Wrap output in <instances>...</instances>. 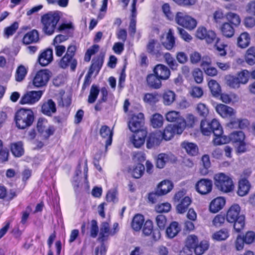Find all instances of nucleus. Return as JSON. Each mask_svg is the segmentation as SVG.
Returning <instances> with one entry per match:
<instances>
[{
  "label": "nucleus",
  "mask_w": 255,
  "mask_h": 255,
  "mask_svg": "<svg viewBox=\"0 0 255 255\" xmlns=\"http://www.w3.org/2000/svg\"><path fill=\"white\" fill-rule=\"evenodd\" d=\"M144 121L143 114L139 113L132 115L128 122L129 129L134 133L132 136V143L136 148L144 144L147 136V130L144 127Z\"/></svg>",
  "instance_id": "f257e3e1"
},
{
  "label": "nucleus",
  "mask_w": 255,
  "mask_h": 255,
  "mask_svg": "<svg viewBox=\"0 0 255 255\" xmlns=\"http://www.w3.org/2000/svg\"><path fill=\"white\" fill-rule=\"evenodd\" d=\"M200 130L204 135H210L213 133L215 137L213 142L215 145H219L227 143V136L223 135V128L219 121L214 119L211 121L202 120L200 123Z\"/></svg>",
  "instance_id": "f03ea898"
},
{
  "label": "nucleus",
  "mask_w": 255,
  "mask_h": 255,
  "mask_svg": "<svg viewBox=\"0 0 255 255\" xmlns=\"http://www.w3.org/2000/svg\"><path fill=\"white\" fill-rule=\"evenodd\" d=\"M197 38L205 40L208 43H212L216 40L214 48L218 52L219 55L225 56L227 55L226 48L228 45L217 37L216 33L213 30H207L204 26H200L196 31Z\"/></svg>",
  "instance_id": "7ed1b4c3"
},
{
  "label": "nucleus",
  "mask_w": 255,
  "mask_h": 255,
  "mask_svg": "<svg viewBox=\"0 0 255 255\" xmlns=\"http://www.w3.org/2000/svg\"><path fill=\"white\" fill-rule=\"evenodd\" d=\"M241 208L238 204L232 205L227 212L226 219L230 223L234 224V229L237 233H240L245 226V217L240 215Z\"/></svg>",
  "instance_id": "20e7f679"
},
{
  "label": "nucleus",
  "mask_w": 255,
  "mask_h": 255,
  "mask_svg": "<svg viewBox=\"0 0 255 255\" xmlns=\"http://www.w3.org/2000/svg\"><path fill=\"white\" fill-rule=\"evenodd\" d=\"M34 120V113L31 109L21 108L16 112L14 115L15 125L19 129H24L30 127Z\"/></svg>",
  "instance_id": "39448f33"
},
{
  "label": "nucleus",
  "mask_w": 255,
  "mask_h": 255,
  "mask_svg": "<svg viewBox=\"0 0 255 255\" xmlns=\"http://www.w3.org/2000/svg\"><path fill=\"white\" fill-rule=\"evenodd\" d=\"M60 18V15L57 12H49L43 15L41 18L43 32L48 35L53 34Z\"/></svg>",
  "instance_id": "423d86ee"
},
{
  "label": "nucleus",
  "mask_w": 255,
  "mask_h": 255,
  "mask_svg": "<svg viewBox=\"0 0 255 255\" xmlns=\"http://www.w3.org/2000/svg\"><path fill=\"white\" fill-rule=\"evenodd\" d=\"M214 184L218 190L223 193H229L234 189L232 178L224 173H218L214 177Z\"/></svg>",
  "instance_id": "0eeeda50"
},
{
  "label": "nucleus",
  "mask_w": 255,
  "mask_h": 255,
  "mask_svg": "<svg viewBox=\"0 0 255 255\" xmlns=\"http://www.w3.org/2000/svg\"><path fill=\"white\" fill-rule=\"evenodd\" d=\"M77 47L75 45H69L65 54L60 59L59 64L60 67L63 69L70 67V69L74 71L77 66V60L74 57Z\"/></svg>",
  "instance_id": "6e6552de"
},
{
  "label": "nucleus",
  "mask_w": 255,
  "mask_h": 255,
  "mask_svg": "<svg viewBox=\"0 0 255 255\" xmlns=\"http://www.w3.org/2000/svg\"><path fill=\"white\" fill-rule=\"evenodd\" d=\"M175 20L177 24L189 30L194 29L197 24L195 18L183 11L176 12Z\"/></svg>",
  "instance_id": "1a4fd4ad"
},
{
  "label": "nucleus",
  "mask_w": 255,
  "mask_h": 255,
  "mask_svg": "<svg viewBox=\"0 0 255 255\" xmlns=\"http://www.w3.org/2000/svg\"><path fill=\"white\" fill-rule=\"evenodd\" d=\"M255 241V233L254 231H248L245 234H239L237 236L234 242L236 250L238 251H242L244 246L250 245Z\"/></svg>",
  "instance_id": "9d476101"
},
{
  "label": "nucleus",
  "mask_w": 255,
  "mask_h": 255,
  "mask_svg": "<svg viewBox=\"0 0 255 255\" xmlns=\"http://www.w3.org/2000/svg\"><path fill=\"white\" fill-rule=\"evenodd\" d=\"M185 193L183 191H179L176 193L174 196L175 202L179 203L176 207L177 212L179 214L185 213L191 203V199L188 196H185Z\"/></svg>",
  "instance_id": "9b49d317"
},
{
  "label": "nucleus",
  "mask_w": 255,
  "mask_h": 255,
  "mask_svg": "<svg viewBox=\"0 0 255 255\" xmlns=\"http://www.w3.org/2000/svg\"><path fill=\"white\" fill-rule=\"evenodd\" d=\"M51 76V72L48 69L38 71L32 79V84L35 88H42L47 86Z\"/></svg>",
  "instance_id": "f8f14e48"
},
{
  "label": "nucleus",
  "mask_w": 255,
  "mask_h": 255,
  "mask_svg": "<svg viewBox=\"0 0 255 255\" xmlns=\"http://www.w3.org/2000/svg\"><path fill=\"white\" fill-rule=\"evenodd\" d=\"M185 128L181 127V124L179 125L168 124L164 128L162 131H161V137L162 139L166 141L171 139L175 135L181 134Z\"/></svg>",
  "instance_id": "ddd939ff"
},
{
  "label": "nucleus",
  "mask_w": 255,
  "mask_h": 255,
  "mask_svg": "<svg viewBox=\"0 0 255 255\" xmlns=\"http://www.w3.org/2000/svg\"><path fill=\"white\" fill-rule=\"evenodd\" d=\"M142 227V233L145 236L151 235V239L154 241H157L160 239V231L157 228L153 229V222L151 220L145 221Z\"/></svg>",
  "instance_id": "4468645a"
},
{
  "label": "nucleus",
  "mask_w": 255,
  "mask_h": 255,
  "mask_svg": "<svg viewBox=\"0 0 255 255\" xmlns=\"http://www.w3.org/2000/svg\"><path fill=\"white\" fill-rule=\"evenodd\" d=\"M43 94L42 91L27 92L21 97L19 103L22 105L33 104L40 100Z\"/></svg>",
  "instance_id": "2eb2a0df"
},
{
  "label": "nucleus",
  "mask_w": 255,
  "mask_h": 255,
  "mask_svg": "<svg viewBox=\"0 0 255 255\" xmlns=\"http://www.w3.org/2000/svg\"><path fill=\"white\" fill-rule=\"evenodd\" d=\"M195 187L196 191L200 194H208L212 190V181L207 178L201 179L196 182Z\"/></svg>",
  "instance_id": "dca6fc26"
},
{
  "label": "nucleus",
  "mask_w": 255,
  "mask_h": 255,
  "mask_svg": "<svg viewBox=\"0 0 255 255\" xmlns=\"http://www.w3.org/2000/svg\"><path fill=\"white\" fill-rule=\"evenodd\" d=\"M57 111L56 105L51 99L44 100L41 104L40 112L44 115L52 117Z\"/></svg>",
  "instance_id": "f3484780"
},
{
  "label": "nucleus",
  "mask_w": 255,
  "mask_h": 255,
  "mask_svg": "<svg viewBox=\"0 0 255 255\" xmlns=\"http://www.w3.org/2000/svg\"><path fill=\"white\" fill-rule=\"evenodd\" d=\"M152 72L162 81L168 80L171 75L170 69L162 64H157L153 68Z\"/></svg>",
  "instance_id": "a211bd4d"
},
{
  "label": "nucleus",
  "mask_w": 255,
  "mask_h": 255,
  "mask_svg": "<svg viewBox=\"0 0 255 255\" xmlns=\"http://www.w3.org/2000/svg\"><path fill=\"white\" fill-rule=\"evenodd\" d=\"M160 130L150 133L146 139V147L151 149L155 146L159 145L162 140Z\"/></svg>",
  "instance_id": "6ab92c4d"
},
{
  "label": "nucleus",
  "mask_w": 255,
  "mask_h": 255,
  "mask_svg": "<svg viewBox=\"0 0 255 255\" xmlns=\"http://www.w3.org/2000/svg\"><path fill=\"white\" fill-rule=\"evenodd\" d=\"M212 61L208 56H204L202 59L201 67L204 70L205 73L209 76L214 77L218 74L217 69L211 66Z\"/></svg>",
  "instance_id": "aec40b11"
},
{
  "label": "nucleus",
  "mask_w": 255,
  "mask_h": 255,
  "mask_svg": "<svg viewBox=\"0 0 255 255\" xmlns=\"http://www.w3.org/2000/svg\"><path fill=\"white\" fill-rule=\"evenodd\" d=\"M117 233L116 231L110 230V224L107 222H103L101 225L99 236L98 239L100 242H105L108 239L110 236H114Z\"/></svg>",
  "instance_id": "412c9836"
},
{
  "label": "nucleus",
  "mask_w": 255,
  "mask_h": 255,
  "mask_svg": "<svg viewBox=\"0 0 255 255\" xmlns=\"http://www.w3.org/2000/svg\"><path fill=\"white\" fill-rule=\"evenodd\" d=\"M165 118L168 122L176 123V125L181 124V127L186 128L185 120L181 116L179 112L175 111H169L166 114Z\"/></svg>",
  "instance_id": "4be33fe9"
},
{
  "label": "nucleus",
  "mask_w": 255,
  "mask_h": 255,
  "mask_svg": "<svg viewBox=\"0 0 255 255\" xmlns=\"http://www.w3.org/2000/svg\"><path fill=\"white\" fill-rule=\"evenodd\" d=\"M99 133L103 139H106V148H107L112 144L114 135L113 129H111L107 125H103L101 126L100 129Z\"/></svg>",
  "instance_id": "5701e85b"
},
{
  "label": "nucleus",
  "mask_w": 255,
  "mask_h": 255,
  "mask_svg": "<svg viewBox=\"0 0 255 255\" xmlns=\"http://www.w3.org/2000/svg\"><path fill=\"white\" fill-rule=\"evenodd\" d=\"M53 59L52 49L47 48L42 52L38 57V62L41 66H46L50 64Z\"/></svg>",
  "instance_id": "b1692460"
},
{
  "label": "nucleus",
  "mask_w": 255,
  "mask_h": 255,
  "mask_svg": "<svg viewBox=\"0 0 255 255\" xmlns=\"http://www.w3.org/2000/svg\"><path fill=\"white\" fill-rule=\"evenodd\" d=\"M216 112L223 118H232L235 115L236 112L231 107L223 104H218L216 107Z\"/></svg>",
  "instance_id": "393cba45"
},
{
  "label": "nucleus",
  "mask_w": 255,
  "mask_h": 255,
  "mask_svg": "<svg viewBox=\"0 0 255 255\" xmlns=\"http://www.w3.org/2000/svg\"><path fill=\"white\" fill-rule=\"evenodd\" d=\"M147 52L156 57H160L162 55L161 46L157 40L150 39L146 46Z\"/></svg>",
  "instance_id": "a878e982"
},
{
  "label": "nucleus",
  "mask_w": 255,
  "mask_h": 255,
  "mask_svg": "<svg viewBox=\"0 0 255 255\" xmlns=\"http://www.w3.org/2000/svg\"><path fill=\"white\" fill-rule=\"evenodd\" d=\"M146 82L147 86L152 89H159L162 86V80L153 72L147 75Z\"/></svg>",
  "instance_id": "bb28decb"
},
{
  "label": "nucleus",
  "mask_w": 255,
  "mask_h": 255,
  "mask_svg": "<svg viewBox=\"0 0 255 255\" xmlns=\"http://www.w3.org/2000/svg\"><path fill=\"white\" fill-rule=\"evenodd\" d=\"M101 55H104L101 54L93 58L88 71L90 73L93 74L96 71V74H98L100 72L103 66L104 59V56Z\"/></svg>",
  "instance_id": "cd10ccee"
},
{
  "label": "nucleus",
  "mask_w": 255,
  "mask_h": 255,
  "mask_svg": "<svg viewBox=\"0 0 255 255\" xmlns=\"http://www.w3.org/2000/svg\"><path fill=\"white\" fill-rule=\"evenodd\" d=\"M226 203L225 199L222 197H218L213 199L209 205L211 212L216 213L221 210Z\"/></svg>",
  "instance_id": "c85d7f7f"
},
{
  "label": "nucleus",
  "mask_w": 255,
  "mask_h": 255,
  "mask_svg": "<svg viewBox=\"0 0 255 255\" xmlns=\"http://www.w3.org/2000/svg\"><path fill=\"white\" fill-rule=\"evenodd\" d=\"M251 186V184L248 180L240 179L239 181L237 194L240 196H245L249 193Z\"/></svg>",
  "instance_id": "c756f323"
},
{
  "label": "nucleus",
  "mask_w": 255,
  "mask_h": 255,
  "mask_svg": "<svg viewBox=\"0 0 255 255\" xmlns=\"http://www.w3.org/2000/svg\"><path fill=\"white\" fill-rule=\"evenodd\" d=\"M39 40V33L37 30L33 29L26 33L22 38V42L25 45L35 43Z\"/></svg>",
  "instance_id": "7c9ffc66"
},
{
  "label": "nucleus",
  "mask_w": 255,
  "mask_h": 255,
  "mask_svg": "<svg viewBox=\"0 0 255 255\" xmlns=\"http://www.w3.org/2000/svg\"><path fill=\"white\" fill-rule=\"evenodd\" d=\"M145 222L143 215L140 214H135L132 218L131 223V227L135 231H139Z\"/></svg>",
  "instance_id": "2f4dec72"
},
{
  "label": "nucleus",
  "mask_w": 255,
  "mask_h": 255,
  "mask_svg": "<svg viewBox=\"0 0 255 255\" xmlns=\"http://www.w3.org/2000/svg\"><path fill=\"white\" fill-rule=\"evenodd\" d=\"M245 135L242 131H235L230 133L227 136L228 143L232 142L233 143H237L245 140Z\"/></svg>",
  "instance_id": "473e14b6"
},
{
  "label": "nucleus",
  "mask_w": 255,
  "mask_h": 255,
  "mask_svg": "<svg viewBox=\"0 0 255 255\" xmlns=\"http://www.w3.org/2000/svg\"><path fill=\"white\" fill-rule=\"evenodd\" d=\"M173 187V184L170 181L165 180L158 185L157 190L159 195H164L169 192Z\"/></svg>",
  "instance_id": "72a5a7b5"
},
{
  "label": "nucleus",
  "mask_w": 255,
  "mask_h": 255,
  "mask_svg": "<svg viewBox=\"0 0 255 255\" xmlns=\"http://www.w3.org/2000/svg\"><path fill=\"white\" fill-rule=\"evenodd\" d=\"M10 147L12 154L15 157H19L24 154V150L21 141L11 143Z\"/></svg>",
  "instance_id": "f704fd0d"
},
{
  "label": "nucleus",
  "mask_w": 255,
  "mask_h": 255,
  "mask_svg": "<svg viewBox=\"0 0 255 255\" xmlns=\"http://www.w3.org/2000/svg\"><path fill=\"white\" fill-rule=\"evenodd\" d=\"M234 27L229 22L223 23L220 28L223 35L227 38L233 37L235 34Z\"/></svg>",
  "instance_id": "c9c22d12"
},
{
  "label": "nucleus",
  "mask_w": 255,
  "mask_h": 255,
  "mask_svg": "<svg viewBox=\"0 0 255 255\" xmlns=\"http://www.w3.org/2000/svg\"><path fill=\"white\" fill-rule=\"evenodd\" d=\"M180 231V228L178 222L174 221L171 222L166 229V234L169 238L175 237Z\"/></svg>",
  "instance_id": "e433bc0d"
},
{
  "label": "nucleus",
  "mask_w": 255,
  "mask_h": 255,
  "mask_svg": "<svg viewBox=\"0 0 255 255\" xmlns=\"http://www.w3.org/2000/svg\"><path fill=\"white\" fill-rule=\"evenodd\" d=\"M251 42V37L247 32L242 33L237 39V45L241 48L247 47Z\"/></svg>",
  "instance_id": "4c0bfd02"
},
{
  "label": "nucleus",
  "mask_w": 255,
  "mask_h": 255,
  "mask_svg": "<svg viewBox=\"0 0 255 255\" xmlns=\"http://www.w3.org/2000/svg\"><path fill=\"white\" fill-rule=\"evenodd\" d=\"M145 167L142 163H137L130 171L132 177L135 179H139L144 174Z\"/></svg>",
  "instance_id": "58836bf2"
},
{
  "label": "nucleus",
  "mask_w": 255,
  "mask_h": 255,
  "mask_svg": "<svg viewBox=\"0 0 255 255\" xmlns=\"http://www.w3.org/2000/svg\"><path fill=\"white\" fill-rule=\"evenodd\" d=\"M163 103L165 106L171 105L175 100V93L171 90L164 91L162 95Z\"/></svg>",
  "instance_id": "ea45409f"
},
{
  "label": "nucleus",
  "mask_w": 255,
  "mask_h": 255,
  "mask_svg": "<svg viewBox=\"0 0 255 255\" xmlns=\"http://www.w3.org/2000/svg\"><path fill=\"white\" fill-rule=\"evenodd\" d=\"M227 22L230 23L235 27H238L241 23V18L240 16L234 12H228L225 14Z\"/></svg>",
  "instance_id": "a19ab883"
},
{
  "label": "nucleus",
  "mask_w": 255,
  "mask_h": 255,
  "mask_svg": "<svg viewBox=\"0 0 255 255\" xmlns=\"http://www.w3.org/2000/svg\"><path fill=\"white\" fill-rule=\"evenodd\" d=\"M245 60L250 66L255 64V47L251 46L247 49L245 54Z\"/></svg>",
  "instance_id": "79ce46f5"
},
{
  "label": "nucleus",
  "mask_w": 255,
  "mask_h": 255,
  "mask_svg": "<svg viewBox=\"0 0 255 255\" xmlns=\"http://www.w3.org/2000/svg\"><path fill=\"white\" fill-rule=\"evenodd\" d=\"M181 146L185 149L187 153L191 155H195L198 152L197 145L194 143L188 141H183L181 143Z\"/></svg>",
  "instance_id": "37998d69"
},
{
  "label": "nucleus",
  "mask_w": 255,
  "mask_h": 255,
  "mask_svg": "<svg viewBox=\"0 0 255 255\" xmlns=\"http://www.w3.org/2000/svg\"><path fill=\"white\" fill-rule=\"evenodd\" d=\"M162 45L167 50H171L175 45V39L171 29H169L166 37V41L162 42Z\"/></svg>",
  "instance_id": "c03bdc74"
},
{
  "label": "nucleus",
  "mask_w": 255,
  "mask_h": 255,
  "mask_svg": "<svg viewBox=\"0 0 255 255\" xmlns=\"http://www.w3.org/2000/svg\"><path fill=\"white\" fill-rule=\"evenodd\" d=\"M100 91L98 86L95 84L92 85L87 100L89 104H93L96 102L99 96Z\"/></svg>",
  "instance_id": "a18cd8bd"
},
{
  "label": "nucleus",
  "mask_w": 255,
  "mask_h": 255,
  "mask_svg": "<svg viewBox=\"0 0 255 255\" xmlns=\"http://www.w3.org/2000/svg\"><path fill=\"white\" fill-rule=\"evenodd\" d=\"M163 118L158 113L153 114L150 119L151 125L153 128H161L163 124Z\"/></svg>",
  "instance_id": "49530a36"
},
{
  "label": "nucleus",
  "mask_w": 255,
  "mask_h": 255,
  "mask_svg": "<svg viewBox=\"0 0 255 255\" xmlns=\"http://www.w3.org/2000/svg\"><path fill=\"white\" fill-rule=\"evenodd\" d=\"M209 247L208 242L204 240L201 241L199 243H198L193 250L196 255H202L208 249Z\"/></svg>",
  "instance_id": "de8ad7c7"
},
{
  "label": "nucleus",
  "mask_w": 255,
  "mask_h": 255,
  "mask_svg": "<svg viewBox=\"0 0 255 255\" xmlns=\"http://www.w3.org/2000/svg\"><path fill=\"white\" fill-rule=\"evenodd\" d=\"M229 237V232L227 229H222L214 233L212 238L217 241L226 240Z\"/></svg>",
  "instance_id": "09e8293b"
},
{
  "label": "nucleus",
  "mask_w": 255,
  "mask_h": 255,
  "mask_svg": "<svg viewBox=\"0 0 255 255\" xmlns=\"http://www.w3.org/2000/svg\"><path fill=\"white\" fill-rule=\"evenodd\" d=\"M208 85L213 95L219 96L220 95L221 88L219 84L216 80H210L209 81Z\"/></svg>",
  "instance_id": "8fccbe9b"
},
{
  "label": "nucleus",
  "mask_w": 255,
  "mask_h": 255,
  "mask_svg": "<svg viewBox=\"0 0 255 255\" xmlns=\"http://www.w3.org/2000/svg\"><path fill=\"white\" fill-rule=\"evenodd\" d=\"M163 58L166 63L171 70L173 71L177 70L178 64L170 53L168 52L165 53Z\"/></svg>",
  "instance_id": "3c124183"
},
{
  "label": "nucleus",
  "mask_w": 255,
  "mask_h": 255,
  "mask_svg": "<svg viewBox=\"0 0 255 255\" xmlns=\"http://www.w3.org/2000/svg\"><path fill=\"white\" fill-rule=\"evenodd\" d=\"M226 80L227 84L232 88H239L241 84L238 77L235 76L228 75L226 77Z\"/></svg>",
  "instance_id": "603ef678"
},
{
  "label": "nucleus",
  "mask_w": 255,
  "mask_h": 255,
  "mask_svg": "<svg viewBox=\"0 0 255 255\" xmlns=\"http://www.w3.org/2000/svg\"><path fill=\"white\" fill-rule=\"evenodd\" d=\"M143 101L150 105H154L158 101V95L156 92L146 93L144 94Z\"/></svg>",
  "instance_id": "864d4df0"
},
{
  "label": "nucleus",
  "mask_w": 255,
  "mask_h": 255,
  "mask_svg": "<svg viewBox=\"0 0 255 255\" xmlns=\"http://www.w3.org/2000/svg\"><path fill=\"white\" fill-rule=\"evenodd\" d=\"M18 23L14 21L9 26L6 27L4 30V34L6 38L13 35L18 28Z\"/></svg>",
  "instance_id": "5fc2aeb1"
},
{
  "label": "nucleus",
  "mask_w": 255,
  "mask_h": 255,
  "mask_svg": "<svg viewBox=\"0 0 255 255\" xmlns=\"http://www.w3.org/2000/svg\"><path fill=\"white\" fill-rule=\"evenodd\" d=\"M155 222L159 231H163L165 229L167 225V218L163 215H158L155 218Z\"/></svg>",
  "instance_id": "6e6d98bb"
},
{
  "label": "nucleus",
  "mask_w": 255,
  "mask_h": 255,
  "mask_svg": "<svg viewBox=\"0 0 255 255\" xmlns=\"http://www.w3.org/2000/svg\"><path fill=\"white\" fill-rule=\"evenodd\" d=\"M27 74V70L23 65L19 66L15 73V80L16 81L20 82L22 81Z\"/></svg>",
  "instance_id": "4d7b16f0"
},
{
  "label": "nucleus",
  "mask_w": 255,
  "mask_h": 255,
  "mask_svg": "<svg viewBox=\"0 0 255 255\" xmlns=\"http://www.w3.org/2000/svg\"><path fill=\"white\" fill-rule=\"evenodd\" d=\"M168 156L165 153L159 154L156 159L155 165L157 168H163L167 162Z\"/></svg>",
  "instance_id": "13d9d810"
},
{
  "label": "nucleus",
  "mask_w": 255,
  "mask_h": 255,
  "mask_svg": "<svg viewBox=\"0 0 255 255\" xmlns=\"http://www.w3.org/2000/svg\"><path fill=\"white\" fill-rule=\"evenodd\" d=\"M237 77L239 80H240V82L241 84H246L249 80L250 72L246 69L243 70L238 73Z\"/></svg>",
  "instance_id": "bf43d9fd"
},
{
  "label": "nucleus",
  "mask_w": 255,
  "mask_h": 255,
  "mask_svg": "<svg viewBox=\"0 0 255 255\" xmlns=\"http://www.w3.org/2000/svg\"><path fill=\"white\" fill-rule=\"evenodd\" d=\"M198 243V239L195 235H191L187 237L186 241V247L191 249L195 247Z\"/></svg>",
  "instance_id": "052dcab7"
},
{
  "label": "nucleus",
  "mask_w": 255,
  "mask_h": 255,
  "mask_svg": "<svg viewBox=\"0 0 255 255\" xmlns=\"http://www.w3.org/2000/svg\"><path fill=\"white\" fill-rule=\"evenodd\" d=\"M171 208V204L168 202L157 204L155 207V210L157 213H168Z\"/></svg>",
  "instance_id": "680f3d73"
},
{
  "label": "nucleus",
  "mask_w": 255,
  "mask_h": 255,
  "mask_svg": "<svg viewBox=\"0 0 255 255\" xmlns=\"http://www.w3.org/2000/svg\"><path fill=\"white\" fill-rule=\"evenodd\" d=\"M213 20L216 23H221L222 21L226 18L225 14L221 9H219L214 11L213 13Z\"/></svg>",
  "instance_id": "e2e57ef3"
},
{
  "label": "nucleus",
  "mask_w": 255,
  "mask_h": 255,
  "mask_svg": "<svg viewBox=\"0 0 255 255\" xmlns=\"http://www.w3.org/2000/svg\"><path fill=\"white\" fill-rule=\"evenodd\" d=\"M47 123V120L44 118H39L37 121L36 128L38 132L42 134L44 133L46 128V124Z\"/></svg>",
  "instance_id": "0e129e2a"
},
{
  "label": "nucleus",
  "mask_w": 255,
  "mask_h": 255,
  "mask_svg": "<svg viewBox=\"0 0 255 255\" xmlns=\"http://www.w3.org/2000/svg\"><path fill=\"white\" fill-rule=\"evenodd\" d=\"M73 32H69L66 35L58 34L56 35L53 39V45L59 44L60 43L64 42L68 40L69 37L72 36Z\"/></svg>",
  "instance_id": "69168bd1"
},
{
  "label": "nucleus",
  "mask_w": 255,
  "mask_h": 255,
  "mask_svg": "<svg viewBox=\"0 0 255 255\" xmlns=\"http://www.w3.org/2000/svg\"><path fill=\"white\" fill-rule=\"evenodd\" d=\"M162 11L168 19L172 20L173 19L174 15L171 10L169 3H165L162 5Z\"/></svg>",
  "instance_id": "338daca9"
},
{
  "label": "nucleus",
  "mask_w": 255,
  "mask_h": 255,
  "mask_svg": "<svg viewBox=\"0 0 255 255\" xmlns=\"http://www.w3.org/2000/svg\"><path fill=\"white\" fill-rule=\"evenodd\" d=\"M196 111L198 114L203 117H206L209 113V110L205 104L199 103L196 107Z\"/></svg>",
  "instance_id": "774afa93"
}]
</instances>
